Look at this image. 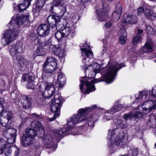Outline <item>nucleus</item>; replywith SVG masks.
Segmentation results:
<instances>
[{
	"mask_svg": "<svg viewBox=\"0 0 156 156\" xmlns=\"http://www.w3.org/2000/svg\"><path fill=\"white\" fill-rule=\"evenodd\" d=\"M29 22V17L27 15H14L9 24V30L6 31L3 34L1 41L2 44L5 46L12 43L18 36L19 27L22 25L25 26Z\"/></svg>",
	"mask_w": 156,
	"mask_h": 156,
	"instance_id": "3",
	"label": "nucleus"
},
{
	"mask_svg": "<svg viewBox=\"0 0 156 156\" xmlns=\"http://www.w3.org/2000/svg\"><path fill=\"white\" fill-rule=\"evenodd\" d=\"M121 126H122V129H123L124 130V129H123V128H126L128 127V126L126 125L125 124H123Z\"/></svg>",
	"mask_w": 156,
	"mask_h": 156,
	"instance_id": "52",
	"label": "nucleus"
},
{
	"mask_svg": "<svg viewBox=\"0 0 156 156\" xmlns=\"http://www.w3.org/2000/svg\"><path fill=\"white\" fill-rule=\"evenodd\" d=\"M129 118L130 119L133 118V115L132 113H130L127 114H125L123 117V119L126 120H127Z\"/></svg>",
	"mask_w": 156,
	"mask_h": 156,
	"instance_id": "43",
	"label": "nucleus"
},
{
	"mask_svg": "<svg viewBox=\"0 0 156 156\" xmlns=\"http://www.w3.org/2000/svg\"><path fill=\"white\" fill-rule=\"evenodd\" d=\"M138 153V150L137 148L134 149L132 151V154L133 156H136Z\"/></svg>",
	"mask_w": 156,
	"mask_h": 156,
	"instance_id": "49",
	"label": "nucleus"
},
{
	"mask_svg": "<svg viewBox=\"0 0 156 156\" xmlns=\"http://www.w3.org/2000/svg\"><path fill=\"white\" fill-rule=\"evenodd\" d=\"M34 80V76L32 73H29L23 75L22 76L21 82L27 81L28 82L33 81Z\"/></svg>",
	"mask_w": 156,
	"mask_h": 156,
	"instance_id": "28",
	"label": "nucleus"
},
{
	"mask_svg": "<svg viewBox=\"0 0 156 156\" xmlns=\"http://www.w3.org/2000/svg\"><path fill=\"white\" fill-rule=\"evenodd\" d=\"M13 117L11 111H5L4 112L3 115L0 114V126L3 127H6L9 126L12 123V119ZM1 126H0V128ZM2 129L0 130H2Z\"/></svg>",
	"mask_w": 156,
	"mask_h": 156,
	"instance_id": "11",
	"label": "nucleus"
},
{
	"mask_svg": "<svg viewBox=\"0 0 156 156\" xmlns=\"http://www.w3.org/2000/svg\"><path fill=\"white\" fill-rule=\"evenodd\" d=\"M145 30L146 32L148 34H153L154 33V31L153 28L150 26H146Z\"/></svg>",
	"mask_w": 156,
	"mask_h": 156,
	"instance_id": "36",
	"label": "nucleus"
},
{
	"mask_svg": "<svg viewBox=\"0 0 156 156\" xmlns=\"http://www.w3.org/2000/svg\"><path fill=\"white\" fill-rule=\"evenodd\" d=\"M149 122L152 123H156V114L155 115L152 114L150 116L149 121L148 122V123Z\"/></svg>",
	"mask_w": 156,
	"mask_h": 156,
	"instance_id": "38",
	"label": "nucleus"
},
{
	"mask_svg": "<svg viewBox=\"0 0 156 156\" xmlns=\"http://www.w3.org/2000/svg\"><path fill=\"white\" fill-rule=\"evenodd\" d=\"M5 82L3 80H2L0 81V93L2 94L5 90V87H4L5 84Z\"/></svg>",
	"mask_w": 156,
	"mask_h": 156,
	"instance_id": "37",
	"label": "nucleus"
},
{
	"mask_svg": "<svg viewBox=\"0 0 156 156\" xmlns=\"http://www.w3.org/2000/svg\"><path fill=\"white\" fill-rule=\"evenodd\" d=\"M110 8L106 3L102 4L101 7L98 10H96L97 19L98 21H105L108 17L107 13L109 11Z\"/></svg>",
	"mask_w": 156,
	"mask_h": 156,
	"instance_id": "12",
	"label": "nucleus"
},
{
	"mask_svg": "<svg viewBox=\"0 0 156 156\" xmlns=\"http://www.w3.org/2000/svg\"><path fill=\"white\" fill-rule=\"evenodd\" d=\"M21 117L23 120H24L25 121L27 119V117Z\"/></svg>",
	"mask_w": 156,
	"mask_h": 156,
	"instance_id": "54",
	"label": "nucleus"
},
{
	"mask_svg": "<svg viewBox=\"0 0 156 156\" xmlns=\"http://www.w3.org/2000/svg\"><path fill=\"white\" fill-rule=\"evenodd\" d=\"M144 14L146 17L152 20H154L156 18V13L152 11L149 7L145 8Z\"/></svg>",
	"mask_w": 156,
	"mask_h": 156,
	"instance_id": "27",
	"label": "nucleus"
},
{
	"mask_svg": "<svg viewBox=\"0 0 156 156\" xmlns=\"http://www.w3.org/2000/svg\"><path fill=\"white\" fill-rule=\"evenodd\" d=\"M155 146H156V143H155Z\"/></svg>",
	"mask_w": 156,
	"mask_h": 156,
	"instance_id": "64",
	"label": "nucleus"
},
{
	"mask_svg": "<svg viewBox=\"0 0 156 156\" xmlns=\"http://www.w3.org/2000/svg\"><path fill=\"white\" fill-rule=\"evenodd\" d=\"M9 51L13 59H15L16 57L19 55V54L23 52V43L20 41H17L15 44L10 45L9 48Z\"/></svg>",
	"mask_w": 156,
	"mask_h": 156,
	"instance_id": "13",
	"label": "nucleus"
},
{
	"mask_svg": "<svg viewBox=\"0 0 156 156\" xmlns=\"http://www.w3.org/2000/svg\"><path fill=\"white\" fill-rule=\"evenodd\" d=\"M25 114L26 115H27V113H26L24 112V114H23V115H25Z\"/></svg>",
	"mask_w": 156,
	"mask_h": 156,
	"instance_id": "62",
	"label": "nucleus"
},
{
	"mask_svg": "<svg viewBox=\"0 0 156 156\" xmlns=\"http://www.w3.org/2000/svg\"><path fill=\"white\" fill-rule=\"evenodd\" d=\"M66 9L65 7H62V10L60 11V14L58 16L59 17L60 20L59 21V25H61L62 27H66L67 25L68 21L69 20L68 19H65L61 18V17L62 16L65 12L66 11Z\"/></svg>",
	"mask_w": 156,
	"mask_h": 156,
	"instance_id": "23",
	"label": "nucleus"
},
{
	"mask_svg": "<svg viewBox=\"0 0 156 156\" xmlns=\"http://www.w3.org/2000/svg\"><path fill=\"white\" fill-rule=\"evenodd\" d=\"M124 17L123 20V22L124 23L134 24L137 22L138 18L137 16L132 13L128 14Z\"/></svg>",
	"mask_w": 156,
	"mask_h": 156,
	"instance_id": "21",
	"label": "nucleus"
},
{
	"mask_svg": "<svg viewBox=\"0 0 156 156\" xmlns=\"http://www.w3.org/2000/svg\"><path fill=\"white\" fill-rule=\"evenodd\" d=\"M49 27L44 24L38 26L37 29V33L40 36L45 37L49 34Z\"/></svg>",
	"mask_w": 156,
	"mask_h": 156,
	"instance_id": "19",
	"label": "nucleus"
},
{
	"mask_svg": "<svg viewBox=\"0 0 156 156\" xmlns=\"http://www.w3.org/2000/svg\"><path fill=\"white\" fill-rule=\"evenodd\" d=\"M60 95L56 94L55 95L54 98L52 100L50 108L51 111L54 113V117L51 118L50 121H52L60 115V109L62 103L61 102V98H60Z\"/></svg>",
	"mask_w": 156,
	"mask_h": 156,
	"instance_id": "8",
	"label": "nucleus"
},
{
	"mask_svg": "<svg viewBox=\"0 0 156 156\" xmlns=\"http://www.w3.org/2000/svg\"><path fill=\"white\" fill-rule=\"evenodd\" d=\"M112 118V116L111 115L109 114L105 115L103 118L104 121L109 120Z\"/></svg>",
	"mask_w": 156,
	"mask_h": 156,
	"instance_id": "45",
	"label": "nucleus"
},
{
	"mask_svg": "<svg viewBox=\"0 0 156 156\" xmlns=\"http://www.w3.org/2000/svg\"><path fill=\"white\" fill-rule=\"evenodd\" d=\"M154 62H155L156 63V59H155L154 60Z\"/></svg>",
	"mask_w": 156,
	"mask_h": 156,
	"instance_id": "63",
	"label": "nucleus"
},
{
	"mask_svg": "<svg viewBox=\"0 0 156 156\" xmlns=\"http://www.w3.org/2000/svg\"><path fill=\"white\" fill-rule=\"evenodd\" d=\"M95 109L100 110L101 112L104 110L103 108H98L96 105H92L91 107H87L84 108L79 109L78 113L73 115L68 121L66 126L61 127V130L55 131L54 135L56 138L58 139L67 134L77 135V133L75 131L76 130L74 128L76 127L75 125L86 120L87 117L86 115L87 113Z\"/></svg>",
	"mask_w": 156,
	"mask_h": 156,
	"instance_id": "2",
	"label": "nucleus"
},
{
	"mask_svg": "<svg viewBox=\"0 0 156 156\" xmlns=\"http://www.w3.org/2000/svg\"><path fill=\"white\" fill-rule=\"evenodd\" d=\"M123 106L121 105H118L113 106L110 110H107L105 112L107 113L111 114L115 113L118 111H120L123 108Z\"/></svg>",
	"mask_w": 156,
	"mask_h": 156,
	"instance_id": "30",
	"label": "nucleus"
},
{
	"mask_svg": "<svg viewBox=\"0 0 156 156\" xmlns=\"http://www.w3.org/2000/svg\"><path fill=\"white\" fill-rule=\"evenodd\" d=\"M4 107L2 103L0 102V114H2L4 113Z\"/></svg>",
	"mask_w": 156,
	"mask_h": 156,
	"instance_id": "50",
	"label": "nucleus"
},
{
	"mask_svg": "<svg viewBox=\"0 0 156 156\" xmlns=\"http://www.w3.org/2000/svg\"><path fill=\"white\" fill-rule=\"evenodd\" d=\"M57 66L56 59L53 57L49 56L47 58L44 63L43 69L45 72L51 73L55 70Z\"/></svg>",
	"mask_w": 156,
	"mask_h": 156,
	"instance_id": "9",
	"label": "nucleus"
},
{
	"mask_svg": "<svg viewBox=\"0 0 156 156\" xmlns=\"http://www.w3.org/2000/svg\"><path fill=\"white\" fill-rule=\"evenodd\" d=\"M45 50L43 47H40L37 48L34 53L36 56L43 55L45 54Z\"/></svg>",
	"mask_w": 156,
	"mask_h": 156,
	"instance_id": "33",
	"label": "nucleus"
},
{
	"mask_svg": "<svg viewBox=\"0 0 156 156\" xmlns=\"http://www.w3.org/2000/svg\"><path fill=\"white\" fill-rule=\"evenodd\" d=\"M55 37L57 39L59 40L64 37L63 34L62 33V31L61 30V29L56 32Z\"/></svg>",
	"mask_w": 156,
	"mask_h": 156,
	"instance_id": "34",
	"label": "nucleus"
},
{
	"mask_svg": "<svg viewBox=\"0 0 156 156\" xmlns=\"http://www.w3.org/2000/svg\"><path fill=\"white\" fill-rule=\"evenodd\" d=\"M44 87V94L47 98L51 97L55 94V87L51 83H43Z\"/></svg>",
	"mask_w": 156,
	"mask_h": 156,
	"instance_id": "14",
	"label": "nucleus"
},
{
	"mask_svg": "<svg viewBox=\"0 0 156 156\" xmlns=\"http://www.w3.org/2000/svg\"><path fill=\"white\" fill-rule=\"evenodd\" d=\"M154 47V44L151 39H148L144 45L139 49V53L141 54L151 52L153 51Z\"/></svg>",
	"mask_w": 156,
	"mask_h": 156,
	"instance_id": "15",
	"label": "nucleus"
},
{
	"mask_svg": "<svg viewBox=\"0 0 156 156\" xmlns=\"http://www.w3.org/2000/svg\"><path fill=\"white\" fill-rule=\"evenodd\" d=\"M1 126V129L3 128L2 126ZM9 127H5V128H7L4 130L3 135L6 138L9 144H13L15 142L16 130L14 129L9 128ZM4 128V127H3V129H2V131L0 130V132L2 131Z\"/></svg>",
	"mask_w": 156,
	"mask_h": 156,
	"instance_id": "10",
	"label": "nucleus"
},
{
	"mask_svg": "<svg viewBox=\"0 0 156 156\" xmlns=\"http://www.w3.org/2000/svg\"><path fill=\"white\" fill-rule=\"evenodd\" d=\"M150 100L144 101L141 105L144 114L146 115L156 109V86L151 90L148 91Z\"/></svg>",
	"mask_w": 156,
	"mask_h": 156,
	"instance_id": "6",
	"label": "nucleus"
},
{
	"mask_svg": "<svg viewBox=\"0 0 156 156\" xmlns=\"http://www.w3.org/2000/svg\"><path fill=\"white\" fill-rule=\"evenodd\" d=\"M12 148V150L13 149V150H14L15 151L14 154H15V156H18L19 155L20 152V151L19 149V148H18V147H14L13 149Z\"/></svg>",
	"mask_w": 156,
	"mask_h": 156,
	"instance_id": "46",
	"label": "nucleus"
},
{
	"mask_svg": "<svg viewBox=\"0 0 156 156\" xmlns=\"http://www.w3.org/2000/svg\"><path fill=\"white\" fill-rule=\"evenodd\" d=\"M66 81L65 75L63 73H61L58 75V83L56 84L60 88L63 87Z\"/></svg>",
	"mask_w": 156,
	"mask_h": 156,
	"instance_id": "29",
	"label": "nucleus"
},
{
	"mask_svg": "<svg viewBox=\"0 0 156 156\" xmlns=\"http://www.w3.org/2000/svg\"><path fill=\"white\" fill-rule=\"evenodd\" d=\"M146 7L145 6H144L143 7H139L137 9V14L138 15H140L142 14L145 10V8Z\"/></svg>",
	"mask_w": 156,
	"mask_h": 156,
	"instance_id": "40",
	"label": "nucleus"
},
{
	"mask_svg": "<svg viewBox=\"0 0 156 156\" xmlns=\"http://www.w3.org/2000/svg\"><path fill=\"white\" fill-rule=\"evenodd\" d=\"M32 0H23V3L17 5V9L20 12L26 9L30 5Z\"/></svg>",
	"mask_w": 156,
	"mask_h": 156,
	"instance_id": "26",
	"label": "nucleus"
},
{
	"mask_svg": "<svg viewBox=\"0 0 156 156\" xmlns=\"http://www.w3.org/2000/svg\"><path fill=\"white\" fill-rule=\"evenodd\" d=\"M155 57H156V53H153L152 54L151 58H154Z\"/></svg>",
	"mask_w": 156,
	"mask_h": 156,
	"instance_id": "53",
	"label": "nucleus"
},
{
	"mask_svg": "<svg viewBox=\"0 0 156 156\" xmlns=\"http://www.w3.org/2000/svg\"><path fill=\"white\" fill-rule=\"evenodd\" d=\"M33 115L34 116H35L37 117V118L38 117V116H37L35 114H33Z\"/></svg>",
	"mask_w": 156,
	"mask_h": 156,
	"instance_id": "58",
	"label": "nucleus"
},
{
	"mask_svg": "<svg viewBox=\"0 0 156 156\" xmlns=\"http://www.w3.org/2000/svg\"><path fill=\"white\" fill-rule=\"evenodd\" d=\"M21 102L23 108L27 109L30 107L32 105V98L30 96L24 95L21 98Z\"/></svg>",
	"mask_w": 156,
	"mask_h": 156,
	"instance_id": "20",
	"label": "nucleus"
},
{
	"mask_svg": "<svg viewBox=\"0 0 156 156\" xmlns=\"http://www.w3.org/2000/svg\"><path fill=\"white\" fill-rule=\"evenodd\" d=\"M106 52V50H103V52H102L103 53V55H104V54H105L106 55H107V54L106 53H105Z\"/></svg>",
	"mask_w": 156,
	"mask_h": 156,
	"instance_id": "55",
	"label": "nucleus"
},
{
	"mask_svg": "<svg viewBox=\"0 0 156 156\" xmlns=\"http://www.w3.org/2000/svg\"><path fill=\"white\" fill-rule=\"evenodd\" d=\"M39 90L41 91H42V89L41 88V87H40Z\"/></svg>",
	"mask_w": 156,
	"mask_h": 156,
	"instance_id": "61",
	"label": "nucleus"
},
{
	"mask_svg": "<svg viewBox=\"0 0 156 156\" xmlns=\"http://www.w3.org/2000/svg\"><path fill=\"white\" fill-rule=\"evenodd\" d=\"M141 37L139 35H137L133 39V44L136 45L141 41Z\"/></svg>",
	"mask_w": 156,
	"mask_h": 156,
	"instance_id": "35",
	"label": "nucleus"
},
{
	"mask_svg": "<svg viewBox=\"0 0 156 156\" xmlns=\"http://www.w3.org/2000/svg\"><path fill=\"white\" fill-rule=\"evenodd\" d=\"M98 118V116L97 115L95 114H92L88 118V126L93 127L94 126V122L97 120Z\"/></svg>",
	"mask_w": 156,
	"mask_h": 156,
	"instance_id": "32",
	"label": "nucleus"
},
{
	"mask_svg": "<svg viewBox=\"0 0 156 156\" xmlns=\"http://www.w3.org/2000/svg\"><path fill=\"white\" fill-rule=\"evenodd\" d=\"M45 1L43 0H38L37 3L34 5L33 11L34 16L35 17L39 16V12L42 9Z\"/></svg>",
	"mask_w": 156,
	"mask_h": 156,
	"instance_id": "17",
	"label": "nucleus"
},
{
	"mask_svg": "<svg viewBox=\"0 0 156 156\" xmlns=\"http://www.w3.org/2000/svg\"><path fill=\"white\" fill-rule=\"evenodd\" d=\"M44 100L45 98L43 97L41 98H39V100H38V102L39 104L42 105H43L45 104Z\"/></svg>",
	"mask_w": 156,
	"mask_h": 156,
	"instance_id": "48",
	"label": "nucleus"
},
{
	"mask_svg": "<svg viewBox=\"0 0 156 156\" xmlns=\"http://www.w3.org/2000/svg\"><path fill=\"white\" fill-rule=\"evenodd\" d=\"M133 115V118H139L142 117L143 116V113L140 112H136Z\"/></svg>",
	"mask_w": 156,
	"mask_h": 156,
	"instance_id": "42",
	"label": "nucleus"
},
{
	"mask_svg": "<svg viewBox=\"0 0 156 156\" xmlns=\"http://www.w3.org/2000/svg\"><path fill=\"white\" fill-rule=\"evenodd\" d=\"M88 0H81V1L84 2H87V1Z\"/></svg>",
	"mask_w": 156,
	"mask_h": 156,
	"instance_id": "57",
	"label": "nucleus"
},
{
	"mask_svg": "<svg viewBox=\"0 0 156 156\" xmlns=\"http://www.w3.org/2000/svg\"><path fill=\"white\" fill-rule=\"evenodd\" d=\"M15 60L18 62L20 66L22 67H26L30 63V61L25 58L22 55H20L17 56Z\"/></svg>",
	"mask_w": 156,
	"mask_h": 156,
	"instance_id": "25",
	"label": "nucleus"
},
{
	"mask_svg": "<svg viewBox=\"0 0 156 156\" xmlns=\"http://www.w3.org/2000/svg\"><path fill=\"white\" fill-rule=\"evenodd\" d=\"M61 130L59 129H56L55 130L53 134V139L51 136L49 134H45L42 137L43 142L44 144L45 147L46 148H50L52 151H54L57 148L56 144H53V143L59 142L60 138H63L64 136L60 137L58 139H56L54 135L55 131L57 130Z\"/></svg>",
	"mask_w": 156,
	"mask_h": 156,
	"instance_id": "7",
	"label": "nucleus"
},
{
	"mask_svg": "<svg viewBox=\"0 0 156 156\" xmlns=\"http://www.w3.org/2000/svg\"><path fill=\"white\" fill-rule=\"evenodd\" d=\"M59 20L58 15H50L48 17L47 21L50 27L54 28L56 26L57 28L59 27Z\"/></svg>",
	"mask_w": 156,
	"mask_h": 156,
	"instance_id": "16",
	"label": "nucleus"
},
{
	"mask_svg": "<svg viewBox=\"0 0 156 156\" xmlns=\"http://www.w3.org/2000/svg\"><path fill=\"white\" fill-rule=\"evenodd\" d=\"M127 39L126 36L120 37L119 41L122 45H124L126 43Z\"/></svg>",
	"mask_w": 156,
	"mask_h": 156,
	"instance_id": "41",
	"label": "nucleus"
},
{
	"mask_svg": "<svg viewBox=\"0 0 156 156\" xmlns=\"http://www.w3.org/2000/svg\"><path fill=\"white\" fill-rule=\"evenodd\" d=\"M118 34L120 37L126 36L127 34L125 29L121 28L119 31Z\"/></svg>",
	"mask_w": 156,
	"mask_h": 156,
	"instance_id": "39",
	"label": "nucleus"
},
{
	"mask_svg": "<svg viewBox=\"0 0 156 156\" xmlns=\"http://www.w3.org/2000/svg\"><path fill=\"white\" fill-rule=\"evenodd\" d=\"M81 50L82 53L83 62L85 64L83 66L85 67L89 65L84 71L86 77H83L80 80V87L82 92L84 85L86 87L84 94H89L95 90L94 83L102 81H105L108 84L112 83L115 78L117 72L125 66L124 63H112L111 61L106 67L103 68L96 62L90 65V60L93 56L90 46L85 43Z\"/></svg>",
	"mask_w": 156,
	"mask_h": 156,
	"instance_id": "1",
	"label": "nucleus"
},
{
	"mask_svg": "<svg viewBox=\"0 0 156 156\" xmlns=\"http://www.w3.org/2000/svg\"><path fill=\"white\" fill-rule=\"evenodd\" d=\"M137 34H140L142 33L143 32V30L142 29H137Z\"/></svg>",
	"mask_w": 156,
	"mask_h": 156,
	"instance_id": "51",
	"label": "nucleus"
},
{
	"mask_svg": "<svg viewBox=\"0 0 156 156\" xmlns=\"http://www.w3.org/2000/svg\"><path fill=\"white\" fill-rule=\"evenodd\" d=\"M122 123V120H117L115 123L114 129L108 131L107 138L110 148L114 147L115 146L122 147L127 142L128 136L126 130L121 129H121Z\"/></svg>",
	"mask_w": 156,
	"mask_h": 156,
	"instance_id": "4",
	"label": "nucleus"
},
{
	"mask_svg": "<svg viewBox=\"0 0 156 156\" xmlns=\"http://www.w3.org/2000/svg\"><path fill=\"white\" fill-rule=\"evenodd\" d=\"M112 23L111 21H108L106 22L105 24V26L106 28H109L112 25Z\"/></svg>",
	"mask_w": 156,
	"mask_h": 156,
	"instance_id": "47",
	"label": "nucleus"
},
{
	"mask_svg": "<svg viewBox=\"0 0 156 156\" xmlns=\"http://www.w3.org/2000/svg\"><path fill=\"white\" fill-rule=\"evenodd\" d=\"M146 99V101L150 100V97L149 95V94L147 91H142L140 92L139 94L138 95V96L137 97L136 96V99H141L144 98Z\"/></svg>",
	"mask_w": 156,
	"mask_h": 156,
	"instance_id": "31",
	"label": "nucleus"
},
{
	"mask_svg": "<svg viewBox=\"0 0 156 156\" xmlns=\"http://www.w3.org/2000/svg\"><path fill=\"white\" fill-rule=\"evenodd\" d=\"M154 134L156 136V129L155 130L154 132Z\"/></svg>",
	"mask_w": 156,
	"mask_h": 156,
	"instance_id": "59",
	"label": "nucleus"
},
{
	"mask_svg": "<svg viewBox=\"0 0 156 156\" xmlns=\"http://www.w3.org/2000/svg\"><path fill=\"white\" fill-rule=\"evenodd\" d=\"M34 80L33 81L29 82L27 85V87L28 88L34 89Z\"/></svg>",
	"mask_w": 156,
	"mask_h": 156,
	"instance_id": "44",
	"label": "nucleus"
},
{
	"mask_svg": "<svg viewBox=\"0 0 156 156\" xmlns=\"http://www.w3.org/2000/svg\"><path fill=\"white\" fill-rule=\"evenodd\" d=\"M122 12L121 5L118 2L116 5L115 9L112 13L111 18L113 21L116 22L119 20L121 16Z\"/></svg>",
	"mask_w": 156,
	"mask_h": 156,
	"instance_id": "18",
	"label": "nucleus"
},
{
	"mask_svg": "<svg viewBox=\"0 0 156 156\" xmlns=\"http://www.w3.org/2000/svg\"><path fill=\"white\" fill-rule=\"evenodd\" d=\"M121 156H128L126 154L122 155Z\"/></svg>",
	"mask_w": 156,
	"mask_h": 156,
	"instance_id": "60",
	"label": "nucleus"
},
{
	"mask_svg": "<svg viewBox=\"0 0 156 156\" xmlns=\"http://www.w3.org/2000/svg\"><path fill=\"white\" fill-rule=\"evenodd\" d=\"M52 52L60 58H63L65 56L64 50L61 47L54 46L52 48Z\"/></svg>",
	"mask_w": 156,
	"mask_h": 156,
	"instance_id": "24",
	"label": "nucleus"
},
{
	"mask_svg": "<svg viewBox=\"0 0 156 156\" xmlns=\"http://www.w3.org/2000/svg\"><path fill=\"white\" fill-rule=\"evenodd\" d=\"M61 29L64 36L70 35L72 37L74 35V27L73 26H70V27H62Z\"/></svg>",
	"mask_w": 156,
	"mask_h": 156,
	"instance_id": "22",
	"label": "nucleus"
},
{
	"mask_svg": "<svg viewBox=\"0 0 156 156\" xmlns=\"http://www.w3.org/2000/svg\"><path fill=\"white\" fill-rule=\"evenodd\" d=\"M30 126L34 129L27 128L25 130V133L23 136L22 145L24 147L29 146L34 144L37 135L36 130L42 131L44 130L41 123L38 120H34L31 123Z\"/></svg>",
	"mask_w": 156,
	"mask_h": 156,
	"instance_id": "5",
	"label": "nucleus"
},
{
	"mask_svg": "<svg viewBox=\"0 0 156 156\" xmlns=\"http://www.w3.org/2000/svg\"><path fill=\"white\" fill-rule=\"evenodd\" d=\"M134 49L133 48H131L130 49V51H129V52H130V51H134Z\"/></svg>",
	"mask_w": 156,
	"mask_h": 156,
	"instance_id": "56",
	"label": "nucleus"
}]
</instances>
